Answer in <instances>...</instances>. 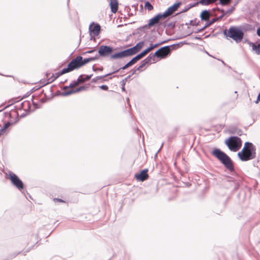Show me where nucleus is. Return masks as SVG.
<instances>
[{
	"label": "nucleus",
	"mask_w": 260,
	"mask_h": 260,
	"mask_svg": "<svg viewBox=\"0 0 260 260\" xmlns=\"http://www.w3.org/2000/svg\"><path fill=\"white\" fill-rule=\"evenodd\" d=\"M92 76V74L91 75H85V77H84V76H83L82 78H81V79H82V82H83V83L84 82H85V81H87L88 80H89L90 79V78H91Z\"/></svg>",
	"instance_id": "2f4dec72"
},
{
	"label": "nucleus",
	"mask_w": 260,
	"mask_h": 260,
	"mask_svg": "<svg viewBox=\"0 0 260 260\" xmlns=\"http://www.w3.org/2000/svg\"><path fill=\"white\" fill-rule=\"evenodd\" d=\"M146 64H147L146 61H145L144 60H142L140 65L138 68H137V70L140 71L141 69L143 68Z\"/></svg>",
	"instance_id": "473e14b6"
},
{
	"label": "nucleus",
	"mask_w": 260,
	"mask_h": 260,
	"mask_svg": "<svg viewBox=\"0 0 260 260\" xmlns=\"http://www.w3.org/2000/svg\"><path fill=\"white\" fill-rule=\"evenodd\" d=\"M9 179L12 184L18 190L21 191L24 188L23 182L15 173L10 172L9 173Z\"/></svg>",
	"instance_id": "1a4fd4ad"
},
{
	"label": "nucleus",
	"mask_w": 260,
	"mask_h": 260,
	"mask_svg": "<svg viewBox=\"0 0 260 260\" xmlns=\"http://www.w3.org/2000/svg\"><path fill=\"white\" fill-rule=\"evenodd\" d=\"M148 170L145 169L141 170L139 173L135 174V177L137 180L140 181H144L147 180L149 178L148 174Z\"/></svg>",
	"instance_id": "4468645a"
},
{
	"label": "nucleus",
	"mask_w": 260,
	"mask_h": 260,
	"mask_svg": "<svg viewBox=\"0 0 260 260\" xmlns=\"http://www.w3.org/2000/svg\"><path fill=\"white\" fill-rule=\"evenodd\" d=\"M256 32H257V35L260 37V27H258L257 29V31H256Z\"/></svg>",
	"instance_id": "13d9d810"
},
{
	"label": "nucleus",
	"mask_w": 260,
	"mask_h": 260,
	"mask_svg": "<svg viewBox=\"0 0 260 260\" xmlns=\"http://www.w3.org/2000/svg\"><path fill=\"white\" fill-rule=\"evenodd\" d=\"M30 248L28 249L27 250L24 251L23 252V253L25 254V253L28 252L30 250Z\"/></svg>",
	"instance_id": "338daca9"
},
{
	"label": "nucleus",
	"mask_w": 260,
	"mask_h": 260,
	"mask_svg": "<svg viewBox=\"0 0 260 260\" xmlns=\"http://www.w3.org/2000/svg\"><path fill=\"white\" fill-rule=\"evenodd\" d=\"M39 101L42 103H44L45 102H46L47 101V98L46 97H44V98H41V99L39 100Z\"/></svg>",
	"instance_id": "09e8293b"
},
{
	"label": "nucleus",
	"mask_w": 260,
	"mask_h": 260,
	"mask_svg": "<svg viewBox=\"0 0 260 260\" xmlns=\"http://www.w3.org/2000/svg\"><path fill=\"white\" fill-rule=\"evenodd\" d=\"M34 97V95H32V98H31L32 104L33 106L34 107V109L32 110V111H35L37 109H39L41 107V106L40 105H39L37 103H36L33 101Z\"/></svg>",
	"instance_id": "7c9ffc66"
},
{
	"label": "nucleus",
	"mask_w": 260,
	"mask_h": 260,
	"mask_svg": "<svg viewBox=\"0 0 260 260\" xmlns=\"http://www.w3.org/2000/svg\"><path fill=\"white\" fill-rule=\"evenodd\" d=\"M234 10H235V7L233 6L232 8L229 9L227 11H226L225 12V14H226V15L228 14H231L233 12V11Z\"/></svg>",
	"instance_id": "ea45409f"
},
{
	"label": "nucleus",
	"mask_w": 260,
	"mask_h": 260,
	"mask_svg": "<svg viewBox=\"0 0 260 260\" xmlns=\"http://www.w3.org/2000/svg\"><path fill=\"white\" fill-rule=\"evenodd\" d=\"M38 89L35 88V87L32 88L29 92H28V95H30L32 92L36 91Z\"/></svg>",
	"instance_id": "8fccbe9b"
},
{
	"label": "nucleus",
	"mask_w": 260,
	"mask_h": 260,
	"mask_svg": "<svg viewBox=\"0 0 260 260\" xmlns=\"http://www.w3.org/2000/svg\"><path fill=\"white\" fill-rule=\"evenodd\" d=\"M82 60V57L80 55H78L75 58L72 59L68 63L67 67L66 68H64L65 69L64 71H66L68 73L75 70L79 69L82 67L81 63Z\"/></svg>",
	"instance_id": "423d86ee"
},
{
	"label": "nucleus",
	"mask_w": 260,
	"mask_h": 260,
	"mask_svg": "<svg viewBox=\"0 0 260 260\" xmlns=\"http://www.w3.org/2000/svg\"><path fill=\"white\" fill-rule=\"evenodd\" d=\"M111 75H112L111 72L109 73L108 74H107L105 75H103V76H96V77L93 78V79H92L91 82H93V83L96 82L98 80H102L104 78L108 77V76Z\"/></svg>",
	"instance_id": "bb28decb"
},
{
	"label": "nucleus",
	"mask_w": 260,
	"mask_h": 260,
	"mask_svg": "<svg viewBox=\"0 0 260 260\" xmlns=\"http://www.w3.org/2000/svg\"><path fill=\"white\" fill-rule=\"evenodd\" d=\"M259 102H260V101H258V96H257V99H256V101L255 102V103L256 104H257Z\"/></svg>",
	"instance_id": "774afa93"
},
{
	"label": "nucleus",
	"mask_w": 260,
	"mask_h": 260,
	"mask_svg": "<svg viewBox=\"0 0 260 260\" xmlns=\"http://www.w3.org/2000/svg\"><path fill=\"white\" fill-rule=\"evenodd\" d=\"M49 75H50V73H46V74H45V76H46V78L47 79H48V78H50V77H49Z\"/></svg>",
	"instance_id": "e2e57ef3"
},
{
	"label": "nucleus",
	"mask_w": 260,
	"mask_h": 260,
	"mask_svg": "<svg viewBox=\"0 0 260 260\" xmlns=\"http://www.w3.org/2000/svg\"><path fill=\"white\" fill-rule=\"evenodd\" d=\"M101 26L98 23L92 22L89 26V32L91 37L90 40L92 37L97 36L99 35L101 31Z\"/></svg>",
	"instance_id": "f8f14e48"
},
{
	"label": "nucleus",
	"mask_w": 260,
	"mask_h": 260,
	"mask_svg": "<svg viewBox=\"0 0 260 260\" xmlns=\"http://www.w3.org/2000/svg\"><path fill=\"white\" fill-rule=\"evenodd\" d=\"M165 16L163 13H159L155 15L154 17L149 19L148 23L143 26L139 27L140 30H143L144 29H149L156 24L159 23V20L165 18Z\"/></svg>",
	"instance_id": "6e6552de"
},
{
	"label": "nucleus",
	"mask_w": 260,
	"mask_h": 260,
	"mask_svg": "<svg viewBox=\"0 0 260 260\" xmlns=\"http://www.w3.org/2000/svg\"><path fill=\"white\" fill-rule=\"evenodd\" d=\"M29 95H28V92H27L26 94H25V95H23V96L22 99L26 98V97H27V96H29Z\"/></svg>",
	"instance_id": "69168bd1"
},
{
	"label": "nucleus",
	"mask_w": 260,
	"mask_h": 260,
	"mask_svg": "<svg viewBox=\"0 0 260 260\" xmlns=\"http://www.w3.org/2000/svg\"><path fill=\"white\" fill-rule=\"evenodd\" d=\"M114 51V48L108 45H101L98 49V54H96L95 55L98 56V59L100 56L101 57H107L109 55L111 56L112 54L113 51Z\"/></svg>",
	"instance_id": "9b49d317"
},
{
	"label": "nucleus",
	"mask_w": 260,
	"mask_h": 260,
	"mask_svg": "<svg viewBox=\"0 0 260 260\" xmlns=\"http://www.w3.org/2000/svg\"><path fill=\"white\" fill-rule=\"evenodd\" d=\"M216 9H217L218 11L221 12L222 13H223L225 12L224 11V10L223 9H220V8H216ZM215 10H216V8H213V9H212V11H215Z\"/></svg>",
	"instance_id": "603ef678"
},
{
	"label": "nucleus",
	"mask_w": 260,
	"mask_h": 260,
	"mask_svg": "<svg viewBox=\"0 0 260 260\" xmlns=\"http://www.w3.org/2000/svg\"><path fill=\"white\" fill-rule=\"evenodd\" d=\"M256 147L250 142H246L242 150L238 152V158L242 161H247L256 157Z\"/></svg>",
	"instance_id": "f257e3e1"
},
{
	"label": "nucleus",
	"mask_w": 260,
	"mask_h": 260,
	"mask_svg": "<svg viewBox=\"0 0 260 260\" xmlns=\"http://www.w3.org/2000/svg\"><path fill=\"white\" fill-rule=\"evenodd\" d=\"M181 5V2L174 4L173 5L169 7L164 13H162L163 14L166 18L168 16L172 15L175 11H177Z\"/></svg>",
	"instance_id": "2eb2a0df"
},
{
	"label": "nucleus",
	"mask_w": 260,
	"mask_h": 260,
	"mask_svg": "<svg viewBox=\"0 0 260 260\" xmlns=\"http://www.w3.org/2000/svg\"><path fill=\"white\" fill-rule=\"evenodd\" d=\"M200 16L202 21H208L210 17V11L208 10H204L202 11Z\"/></svg>",
	"instance_id": "4be33fe9"
},
{
	"label": "nucleus",
	"mask_w": 260,
	"mask_h": 260,
	"mask_svg": "<svg viewBox=\"0 0 260 260\" xmlns=\"http://www.w3.org/2000/svg\"><path fill=\"white\" fill-rule=\"evenodd\" d=\"M225 15H226V14H225V12L222 13L221 15H220L217 18H215L216 21L221 19Z\"/></svg>",
	"instance_id": "de8ad7c7"
},
{
	"label": "nucleus",
	"mask_w": 260,
	"mask_h": 260,
	"mask_svg": "<svg viewBox=\"0 0 260 260\" xmlns=\"http://www.w3.org/2000/svg\"><path fill=\"white\" fill-rule=\"evenodd\" d=\"M76 85H77V83H76L75 80H74V81H72V83H71L69 86H64L63 89H67L68 88H71V87H73Z\"/></svg>",
	"instance_id": "72a5a7b5"
},
{
	"label": "nucleus",
	"mask_w": 260,
	"mask_h": 260,
	"mask_svg": "<svg viewBox=\"0 0 260 260\" xmlns=\"http://www.w3.org/2000/svg\"><path fill=\"white\" fill-rule=\"evenodd\" d=\"M64 70L65 69L63 68L60 71L56 73L55 74H53L49 78L47 79V82L44 83V85H46L49 83L53 82L60 76L67 73L66 71H64Z\"/></svg>",
	"instance_id": "f3484780"
},
{
	"label": "nucleus",
	"mask_w": 260,
	"mask_h": 260,
	"mask_svg": "<svg viewBox=\"0 0 260 260\" xmlns=\"http://www.w3.org/2000/svg\"><path fill=\"white\" fill-rule=\"evenodd\" d=\"M47 82V79L41 80L40 81V83L42 84V85L41 86V87L44 86L45 85H44V84L46 83Z\"/></svg>",
	"instance_id": "49530a36"
},
{
	"label": "nucleus",
	"mask_w": 260,
	"mask_h": 260,
	"mask_svg": "<svg viewBox=\"0 0 260 260\" xmlns=\"http://www.w3.org/2000/svg\"><path fill=\"white\" fill-rule=\"evenodd\" d=\"M194 39L199 40H202V38L200 36H196L194 37Z\"/></svg>",
	"instance_id": "bf43d9fd"
},
{
	"label": "nucleus",
	"mask_w": 260,
	"mask_h": 260,
	"mask_svg": "<svg viewBox=\"0 0 260 260\" xmlns=\"http://www.w3.org/2000/svg\"><path fill=\"white\" fill-rule=\"evenodd\" d=\"M175 45H176L173 44L161 47L155 52V55H156L157 58L160 59L166 58L170 55L171 51L173 50V47Z\"/></svg>",
	"instance_id": "0eeeda50"
},
{
	"label": "nucleus",
	"mask_w": 260,
	"mask_h": 260,
	"mask_svg": "<svg viewBox=\"0 0 260 260\" xmlns=\"http://www.w3.org/2000/svg\"><path fill=\"white\" fill-rule=\"evenodd\" d=\"M54 201L55 202H61V203H66V201H64V200L61 199H59V198H54L53 199Z\"/></svg>",
	"instance_id": "a18cd8bd"
},
{
	"label": "nucleus",
	"mask_w": 260,
	"mask_h": 260,
	"mask_svg": "<svg viewBox=\"0 0 260 260\" xmlns=\"http://www.w3.org/2000/svg\"><path fill=\"white\" fill-rule=\"evenodd\" d=\"M239 132H241L240 129H237L236 127H232L229 129V133L232 134H239Z\"/></svg>",
	"instance_id": "c85d7f7f"
},
{
	"label": "nucleus",
	"mask_w": 260,
	"mask_h": 260,
	"mask_svg": "<svg viewBox=\"0 0 260 260\" xmlns=\"http://www.w3.org/2000/svg\"><path fill=\"white\" fill-rule=\"evenodd\" d=\"M86 89L85 86H80L75 89H70L68 91H64L62 92L60 94L63 96H67L73 93H77Z\"/></svg>",
	"instance_id": "a211bd4d"
},
{
	"label": "nucleus",
	"mask_w": 260,
	"mask_h": 260,
	"mask_svg": "<svg viewBox=\"0 0 260 260\" xmlns=\"http://www.w3.org/2000/svg\"><path fill=\"white\" fill-rule=\"evenodd\" d=\"M97 59H98V55H95L94 56H93V57H90L84 58V59L82 57V60L81 63H82V66H83L85 64H86L90 61L96 60Z\"/></svg>",
	"instance_id": "393cba45"
},
{
	"label": "nucleus",
	"mask_w": 260,
	"mask_h": 260,
	"mask_svg": "<svg viewBox=\"0 0 260 260\" xmlns=\"http://www.w3.org/2000/svg\"><path fill=\"white\" fill-rule=\"evenodd\" d=\"M258 162H259V161H258V160H257V161H254L253 162V166H254V167H257V168H258Z\"/></svg>",
	"instance_id": "4d7b16f0"
},
{
	"label": "nucleus",
	"mask_w": 260,
	"mask_h": 260,
	"mask_svg": "<svg viewBox=\"0 0 260 260\" xmlns=\"http://www.w3.org/2000/svg\"><path fill=\"white\" fill-rule=\"evenodd\" d=\"M138 71V70H137V68L135 69H133L131 71V72H132L131 74L130 75H132V76L135 74L136 73V71Z\"/></svg>",
	"instance_id": "5fc2aeb1"
},
{
	"label": "nucleus",
	"mask_w": 260,
	"mask_h": 260,
	"mask_svg": "<svg viewBox=\"0 0 260 260\" xmlns=\"http://www.w3.org/2000/svg\"><path fill=\"white\" fill-rule=\"evenodd\" d=\"M167 27H170V28L173 29L175 27V22H170L167 24Z\"/></svg>",
	"instance_id": "c9c22d12"
},
{
	"label": "nucleus",
	"mask_w": 260,
	"mask_h": 260,
	"mask_svg": "<svg viewBox=\"0 0 260 260\" xmlns=\"http://www.w3.org/2000/svg\"><path fill=\"white\" fill-rule=\"evenodd\" d=\"M109 6L111 9V11L113 13H115L117 12L118 9V0H109Z\"/></svg>",
	"instance_id": "412c9836"
},
{
	"label": "nucleus",
	"mask_w": 260,
	"mask_h": 260,
	"mask_svg": "<svg viewBox=\"0 0 260 260\" xmlns=\"http://www.w3.org/2000/svg\"><path fill=\"white\" fill-rule=\"evenodd\" d=\"M215 21H216L215 18H213L210 21H206V23H205V25L203 27L198 29L195 31V33H199V32H202L204 30H205V29L206 28L209 27V26H210L211 25L213 24Z\"/></svg>",
	"instance_id": "5701e85b"
},
{
	"label": "nucleus",
	"mask_w": 260,
	"mask_h": 260,
	"mask_svg": "<svg viewBox=\"0 0 260 260\" xmlns=\"http://www.w3.org/2000/svg\"><path fill=\"white\" fill-rule=\"evenodd\" d=\"M163 145H164V143H162L161 144V145L160 146V148L158 150V151L156 152V153H155V156H154V157L156 158L157 156V154L158 153H159V152L160 151V149L162 148V146H163Z\"/></svg>",
	"instance_id": "864d4df0"
},
{
	"label": "nucleus",
	"mask_w": 260,
	"mask_h": 260,
	"mask_svg": "<svg viewBox=\"0 0 260 260\" xmlns=\"http://www.w3.org/2000/svg\"><path fill=\"white\" fill-rule=\"evenodd\" d=\"M242 140L238 136H230L224 141L225 144L232 151L236 152L242 146Z\"/></svg>",
	"instance_id": "39448f33"
},
{
	"label": "nucleus",
	"mask_w": 260,
	"mask_h": 260,
	"mask_svg": "<svg viewBox=\"0 0 260 260\" xmlns=\"http://www.w3.org/2000/svg\"><path fill=\"white\" fill-rule=\"evenodd\" d=\"M19 253H20V252L13 253V254L10 255L9 256V257H8V258H9V259H13L14 257H15Z\"/></svg>",
	"instance_id": "c03bdc74"
},
{
	"label": "nucleus",
	"mask_w": 260,
	"mask_h": 260,
	"mask_svg": "<svg viewBox=\"0 0 260 260\" xmlns=\"http://www.w3.org/2000/svg\"><path fill=\"white\" fill-rule=\"evenodd\" d=\"M252 49L255 52L256 54H260V43L255 44L251 43Z\"/></svg>",
	"instance_id": "a878e982"
},
{
	"label": "nucleus",
	"mask_w": 260,
	"mask_h": 260,
	"mask_svg": "<svg viewBox=\"0 0 260 260\" xmlns=\"http://www.w3.org/2000/svg\"><path fill=\"white\" fill-rule=\"evenodd\" d=\"M131 77H132V75H129L128 76H127L126 78H125L124 79H123L122 81L126 82L127 81H128L131 78Z\"/></svg>",
	"instance_id": "3c124183"
},
{
	"label": "nucleus",
	"mask_w": 260,
	"mask_h": 260,
	"mask_svg": "<svg viewBox=\"0 0 260 260\" xmlns=\"http://www.w3.org/2000/svg\"><path fill=\"white\" fill-rule=\"evenodd\" d=\"M232 0H219V4L222 6H227L230 5Z\"/></svg>",
	"instance_id": "c756f323"
},
{
	"label": "nucleus",
	"mask_w": 260,
	"mask_h": 260,
	"mask_svg": "<svg viewBox=\"0 0 260 260\" xmlns=\"http://www.w3.org/2000/svg\"><path fill=\"white\" fill-rule=\"evenodd\" d=\"M100 88L102 90L107 91L108 90L109 87L107 85H102L99 86Z\"/></svg>",
	"instance_id": "a19ab883"
},
{
	"label": "nucleus",
	"mask_w": 260,
	"mask_h": 260,
	"mask_svg": "<svg viewBox=\"0 0 260 260\" xmlns=\"http://www.w3.org/2000/svg\"><path fill=\"white\" fill-rule=\"evenodd\" d=\"M95 50H95V48H92L91 49H90V50H88V51H87L86 52H83L82 54L83 55H85L86 54H87V53H89V54L92 53L94 52H95Z\"/></svg>",
	"instance_id": "4c0bfd02"
},
{
	"label": "nucleus",
	"mask_w": 260,
	"mask_h": 260,
	"mask_svg": "<svg viewBox=\"0 0 260 260\" xmlns=\"http://www.w3.org/2000/svg\"><path fill=\"white\" fill-rule=\"evenodd\" d=\"M31 102L29 101H24L20 104V107L19 108L20 110H23L26 112L31 111Z\"/></svg>",
	"instance_id": "6ab92c4d"
},
{
	"label": "nucleus",
	"mask_w": 260,
	"mask_h": 260,
	"mask_svg": "<svg viewBox=\"0 0 260 260\" xmlns=\"http://www.w3.org/2000/svg\"><path fill=\"white\" fill-rule=\"evenodd\" d=\"M144 45V41L139 42L133 47L113 53V54L111 56V58L112 59H117L135 55L141 49Z\"/></svg>",
	"instance_id": "7ed1b4c3"
},
{
	"label": "nucleus",
	"mask_w": 260,
	"mask_h": 260,
	"mask_svg": "<svg viewBox=\"0 0 260 260\" xmlns=\"http://www.w3.org/2000/svg\"><path fill=\"white\" fill-rule=\"evenodd\" d=\"M188 10H189V9L188 8V7L186 6L182 11H181L180 12L176 13V15H178L179 14H180L182 13H184L185 12H187Z\"/></svg>",
	"instance_id": "79ce46f5"
},
{
	"label": "nucleus",
	"mask_w": 260,
	"mask_h": 260,
	"mask_svg": "<svg viewBox=\"0 0 260 260\" xmlns=\"http://www.w3.org/2000/svg\"><path fill=\"white\" fill-rule=\"evenodd\" d=\"M224 183L227 182L230 184V186L234 187V190H237L240 185V181L234 179L233 177L230 176H227L226 179L223 180Z\"/></svg>",
	"instance_id": "ddd939ff"
},
{
	"label": "nucleus",
	"mask_w": 260,
	"mask_h": 260,
	"mask_svg": "<svg viewBox=\"0 0 260 260\" xmlns=\"http://www.w3.org/2000/svg\"><path fill=\"white\" fill-rule=\"evenodd\" d=\"M199 3V2H197V3H194L192 4L193 7L197 6Z\"/></svg>",
	"instance_id": "0e129e2a"
},
{
	"label": "nucleus",
	"mask_w": 260,
	"mask_h": 260,
	"mask_svg": "<svg viewBox=\"0 0 260 260\" xmlns=\"http://www.w3.org/2000/svg\"><path fill=\"white\" fill-rule=\"evenodd\" d=\"M136 62H137L136 61L133 57L131 60H129L127 63H126L124 66L113 71L112 72H111V73H112V74H113L117 73L120 70H125V69H127L128 68H129V67L133 66Z\"/></svg>",
	"instance_id": "aec40b11"
},
{
	"label": "nucleus",
	"mask_w": 260,
	"mask_h": 260,
	"mask_svg": "<svg viewBox=\"0 0 260 260\" xmlns=\"http://www.w3.org/2000/svg\"><path fill=\"white\" fill-rule=\"evenodd\" d=\"M26 115V113H23V114H21V115H20V118H23V117H24Z\"/></svg>",
	"instance_id": "680f3d73"
},
{
	"label": "nucleus",
	"mask_w": 260,
	"mask_h": 260,
	"mask_svg": "<svg viewBox=\"0 0 260 260\" xmlns=\"http://www.w3.org/2000/svg\"><path fill=\"white\" fill-rule=\"evenodd\" d=\"M188 9L189 10L190 8H192L193 7V6H192V4H189V5H187L186 6Z\"/></svg>",
	"instance_id": "052dcab7"
},
{
	"label": "nucleus",
	"mask_w": 260,
	"mask_h": 260,
	"mask_svg": "<svg viewBox=\"0 0 260 260\" xmlns=\"http://www.w3.org/2000/svg\"><path fill=\"white\" fill-rule=\"evenodd\" d=\"M83 76H84V75H80L79 77L78 78L77 80H75V82L77 83V85H78L79 83H80V84L83 83V82H82V79H81V78Z\"/></svg>",
	"instance_id": "e433bc0d"
},
{
	"label": "nucleus",
	"mask_w": 260,
	"mask_h": 260,
	"mask_svg": "<svg viewBox=\"0 0 260 260\" xmlns=\"http://www.w3.org/2000/svg\"><path fill=\"white\" fill-rule=\"evenodd\" d=\"M156 55H155V53L153 54H149L146 58L143 59L147 64H150L151 63V61H153V63H155L157 61L156 59Z\"/></svg>",
	"instance_id": "b1692460"
},
{
	"label": "nucleus",
	"mask_w": 260,
	"mask_h": 260,
	"mask_svg": "<svg viewBox=\"0 0 260 260\" xmlns=\"http://www.w3.org/2000/svg\"><path fill=\"white\" fill-rule=\"evenodd\" d=\"M144 8L145 9H147L148 11H151L153 9L152 5L149 1H146L144 3Z\"/></svg>",
	"instance_id": "cd10ccee"
},
{
	"label": "nucleus",
	"mask_w": 260,
	"mask_h": 260,
	"mask_svg": "<svg viewBox=\"0 0 260 260\" xmlns=\"http://www.w3.org/2000/svg\"><path fill=\"white\" fill-rule=\"evenodd\" d=\"M168 40L163 41L155 44L150 43L149 46L147 47L146 49H144L141 53L138 54L135 56L134 57V59L137 62L142 57H143L145 55H146L149 52L153 50V49L157 47L159 45L164 44L167 42Z\"/></svg>",
	"instance_id": "9d476101"
},
{
	"label": "nucleus",
	"mask_w": 260,
	"mask_h": 260,
	"mask_svg": "<svg viewBox=\"0 0 260 260\" xmlns=\"http://www.w3.org/2000/svg\"><path fill=\"white\" fill-rule=\"evenodd\" d=\"M92 70L94 72H96L98 71H102L103 70V67H101L100 68H95L94 65L92 66Z\"/></svg>",
	"instance_id": "58836bf2"
},
{
	"label": "nucleus",
	"mask_w": 260,
	"mask_h": 260,
	"mask_svg": "<svg viewBox=\"0 0 260 260\" xmlns=\"http://www.w3.org/2000/svg\"><path fill=\"white\" fill-rule=\"evenodd\" d=\"M126 82L123 81L122 80L120 82V84L121 85V90L122 91H125V85Z\"/></svg>",
	"instance_id": "37998d69"
},
{
	"label": "nucleus",
	"mask_w": 260,
	"mask_h": 260,
	"mask_svg": "<svg viewBox=\"0 0 260 260\" xmlns=\"http://www.w3.org/2000/svg\"><path fill=\"white\" fill-rule=\"evenodd\" d=\"M196 19H194V20H191L189 22V25H192V26H197L199 25V21H198V22H196Z\"/></svg>",
	"instance_id": "f704fd0d"
},
{
	"label": "nucleus",
	"mask_w": 260,
	"mask_h": 260,
	"mask_svg": "<svg viewBox=\"0 0 260 260\" xmlns=\"http://www.w3.org/2000/svg\"><path fill=\"white\" fill-rule=\"evenodd\" d=\"M16 118L15 121H8L6 123H5L3 126L0 129V136L2 135L4 133H5L6 131V129L11 126L12 125L16 123L19 120V114L17 112H15Z\"/></svg>",
	"instance_id": "dca6fc26"
},
{
	"label": "nucleus",
	"mask_w": 260,
	"mask_h": 260,
	"mask_svg": "<svg viewBox=\"0 0 260 260\" xmlns=\"http://www.w3.org/2000/svg\"><path fill=\"white\" fill-rule=\"evenodd\" d=\"M223 34L226 37L232 39L237 43L242 40L244 36V32L242 29L235 26H231L229 29H225Z\"/></svg>",
	"instance_id": "20e7f679"
},
{
	"label": "nucleus",
	"mask_w": 260,
	"mask_h": 260,
	"mask_svg": "<svg viewBox=\"0 0 260 260\" xmlns=\"http://www.w3.org/2000/svg\"><path fill=\"white\" fill-rule=\"evenodd\" d=\"M167 23H166L165 22L161 23V22H159V23L158 24V25H161V26H162L164 27H167Z\"/></svg>",
	"instance_id": "6e6d98bb"
},
{
	"label": "nucleus",
	"mask_w": 260,
	"mask_h": 260,
	"mask_svg": "<svg viewBox=\"0 0 260 260\" xmlns=\"http://www.w3.org/2000/svg\"><path fill=\"white\" fill-rule=\"evenodd\" d=\"M211 154L215 156L230 172H235L233 161L224 152L219 148H215L212 151Z\"/></svg>",
	"instance_id": "f03ea898"
}]
</instances>
